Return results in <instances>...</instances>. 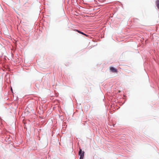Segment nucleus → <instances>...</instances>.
Returning <instances> with one entry per match:
<instances>
[{"label": "nucleus", "instance_id": "1", "mask_svg": "<svg viewBox=\"0 0 159 159\" xmlns=\"http://www.w3.org/2000/svg\"><path fill=\"white\" fill-rule=\"evenodd\" d=\"M84 153V152L83 151L82 152L81 149V148H80V151L79 152V155L80 156V159H83Z\"/></svg>", "mask_w": 159, "mask_h": 159}, {"label": "nucleus", "instance_id": "2", "mask_svg": "<svg viewBox=\"0 0 159 159\" xmlns=\"http://www.w3.org/2000/svg\"><path fill=\"white\" fill-rule=\"evenodd\" d=\"M110 70L113 73H116L117 72V70L113 67H110Z\"/></svg>", "mask_w": 159, "mask_h": 159}, {"label": "nucleus", "instance_id": "3", "mask_svg": "<svg viewBox=\"0 0 159 159\" xmlns=\"http://www.w3.org/2000/svg\"><path fill=\"white\" fill-rule=\"evenodd\" d=\"M74 30L75 31H77V32H78L80 34H83V35H85L86 36H87V34H84L83 32H81V31H79V30Z\"/></svg>", "mask_w": 159, "mask_h": 159}, {"label": "nucleus", "instance_id": "4", "mask_svg": "<svg viewBox=\"0 0 159 159\" xmlns=\"http://www.w3.org/2000/svg\"><path fill=\"white\" fill-rule=\"evenodd\" d=\"M156 3L157 7L159 9V0H157L156 2Z\"/></svg>", "mask_w": 159, "mask_h": 159}]
</instances>
